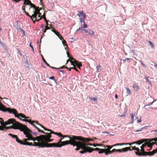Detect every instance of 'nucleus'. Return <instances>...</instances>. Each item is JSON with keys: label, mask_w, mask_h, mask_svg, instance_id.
I'll return each instance as SVG.
<instances>
[{"label": "nucleus", "mask_w": 157, "mask_h": 157, "mask_svg": "<svg viewBox=\"0 0 157 157\" xmlns=\"http://www.w3.org/2000/svg\"><path fill=\"white\" fill-rule=\"evenodd\" d=\"M29 5H30V6H31V8L33 7L34 8H34H35L36 7V6L34 4L32 3L31 2V3Z\"/></svg>", "instance_id": "obj_49"}, {"label": "nucleus", "mask_w": 157, "mask_h": 157, "mask_svg": "<svg viewBox=\"0 0 157 157\" xmlns=\"http://www.w3.org/2000/svg\"><path fill=\"white\" fill-rule=\"evenodd\" d=\"M76 140H74L73 144L72 145L73 146H76L77 148L75 149L77 151L79 150L80 149H82L84 148V144L82 143V142L79 141H77Z\"/></svg>", "instance_id": "obj_4"}, {"label": "nucleus", "mask_w": 157, "mask_h": 157, "mask_svg": "<svg viewBox=\"0 0 157 157\" xmlns=\"http://www.w3.org/2000/svg\"><path fill=\"white\" fill-rule=\"evenodd\" d=\"M58 36L61 40H63V38L61 36L60 34Z\"/></svg>", "instance_id": "obj_51"}, {"label": "nucleus", "mask_w": 157, "mask_h": 157, "mask_svg": "<svg viewBox=\"0 0 157 157\" xmlns=\"http://www.w3.org/2000/svg\"><path fill=\"white\" fill-rule=\"evenodd\" d=\"M63 139V138H61L60 139H59V141H58V143H57L58 144H61L62 142V140Z\"/></svg>", "instance_id": "obj_54"}, {"label": "nucleus", "mask_w": 157, "mask_h": 157, "mask_svg": "<svg viewBox=\"0 0 157 157\" xmlns=\"http://www.w3.org/2000/svg\"><path fill=\"white\" fill-rule=\"evenodd\" d=\"M136 114H136L135 113L134 114L132 113L130 114L131 117V119L132 120V123H133V122L134 116L136 115Z\"/></svg>", "instance_id": "obj_41"}, {"label": "nucleus", "mask_w": 157, "mask_h": 157, "mask_svg": "<svg viewBox=\"0 0 157 157\" xmlns=\"http://www.w3.org/2000/svg\"><path fill=\"white\" fill-rule=\"evenodd\" d=\"M25 6H23L22 7V10L24 12H25Z\"/></svg>", "instance_id": "obj_60"}, {"label": "nucleus", "mask_w": 157, "mask_h": 157, "mask_svg": "<svg viewBox=\"0 0 157 157\" xmlns=\"http://www.w3.org/2000/svg\"><path fill=\"white\" fill-rule=\"evenodd\" d=\"M78 12L80 14H78V15L79 17H80L81 16H82L84 18V19H85L86 18V15L85 13H84L83 11L82 10V11H78Z\"/></svg>", "instance_id": "obj_25"}, {"label": "nucleus", "mask_w": 157, "mask_h": 157, "mask_svg": "<svg viewBox=\"0 0 157 157\" xmlns=\"http://www.w3.org/2000/svg\"><path fill=\"white\" fill-rule=\"evenodd\" d=\"M58 36L61 40H63V38L61 36L60 34Z\"/></svg>", "instance_id": "obj_53"}, {"label": "nucleus", "mask_w": 157, "mask_h": 157, "mask_svg": "<svg viewBox=\"0 0 157 157\" xmlns=\"http://www.w3.org/2000/svg\"><path fill=\"white\" fill-rule=\"evenodd\" d=\"M25 13L26 15H27V16H28V17H30L31 19L32 20H33V17H32V16H30V15H29V14L27 12H26V11H25Z\"/></svg>", "instance_id": "obj_44"}, {"label": "nucleus", "mask_w": 157, "mask_h": 157, "mask_svg": "<svg viewBox=\"0 0 157 157\" xmlns=\"http://www.w3.org/2000/svg\"><path fill=\"white\" fill-rule=\"evenodd\" d=\"M79 21L81 23L83 22V24H84V23H85V19H82V18H79Z\"/></svg>", "instance_id": "obj_48"}, {"label": "nucleus", "mask_w": 157, "mask_h": 157, "mask_svg": "<svg viewBox=\"0 0 157 157\" xmlns=\"http://www.w3.org/2000/svg\"><path fill=\"white\" fill-rule=\"evenodd\" d=\"M63 68H66L67 69H68V67H65V65H63V66L61 67H60L59 68H58V69H63Z\"/></svg>", "instance_id": "obj_50"}, {"label": "nucleus", "mask_w": 157, "mask_h": 157, "mask_svg": "<svg viewBox=\"0 0 157 157\" xmlns=\"http://www.w3.org/2000/svg\"><path fill=\"white\" fill-rule=\"evenodd\" d=\"M74 140H77L76 136H73L72 138H70V140H69L63 141L61 144H59V147L69 144L72 145L73 144V143Z\"/></svg>", "instance_id": "obj_5"}, {"label": "nucleus", "mask_w": 157, "mask_h": 157, "mask_svg": "<svg viewBox=\"0 0 157 157\" xmlns=\"http://www.w3.org/2000/svg\"><path fill=\"white\" fill-rule=\"evenodd\" d=\"M26 142H28L27 141V139L25 138L24 140L23 143H26Z\"/></svg>", "instance_id": "obj_64"}, {"label": "nucleus", "mask_w": 157, "mask_h": 157, "mask_svg": "<svg viewBox=\"0 0 157 157\" xmlns=\"http://www.w3.org/2000/svg\"><path fill=\"white\" fill-rule=\"evenodd\" d=\"M16 117H17L23 121V120H27V119L29 118V117H26L25 115L22 113H18L16 115Z\"/></svg>", "instance_id": "obj_13"}, {"label": "nucleus", "mask_w": 157, "mask_h": 157, "mask_svg": "<svg viewBox=\"0 0 157 157\" xmlns=\"http://www.w3.org/2000/svg\"><path fill=\"white\" fill-rule=\"evenodd\" d=\"M15 139L17 143H20L21 144L24 145V143H23V142L22 140H20L17 137Z\"/></svg>", "instance_id": "obj_29"}, {"label": "nucleus", "mask_w": 157, "mask_h": 157, "mask_svg": "<svg viewBox=\"0 0 157 157\" xmlns=\"http://www.w3.org/2000/svg\"><path fill=\"white\" fill-rule=\"evenodd\" d=\"M157 153V148L152 151L147 152V155L152 156Z\"/></svg>", "instance_id": "obj_21"}, {"label": "nucleus", "mask_w": 157, "mask_h": 157, "mask_svg": "<svg viewBox=\"0 0 157 157\" xmlns=\"http://www.w3.org/2000/svg\"><path fill=\"white\" fill-rule=\"evenodd\" d=\"M36 143H39L40 144V141L38 142H35L34 141V144H33L32 143H29V142H26V143H25L24 144V145H29V146H37L39 147H40V146H36Z\"/></svg>", "instance_id": "obj_17"}, {"label": "nucleus", "mask_w": 157, "mask_h": 157, "mask_svg": "<svg viewBox=\"0 0 157 157\" xmlns=\"http://www.w3.org/2000/svg\"><path fill=\"white\" fill-rule=\"evenodd\" d=\"M136 154L138 156H147V152L145 151L144 149L140 150V151L135 152Z\"/></svg>", "instance_id": "obj_14"}, {"label": "nucleus", "mask_w": 157, "mask_h": 157, "mask_svg": "<svg viewBox=\"0 0 157 157\" xmlns=\"http://www.w3.org/2000/svg\"><path fill=\"white\" fill-rule=\"evenodd\" d=\"M58 36L61 40H63V38L61 36L60 34Z\"/></svg>", "instance_id": "obj_52"}, {"label": "nucleus", "mask_w": 157, "mask_h": 157, "mask_svg": "<svg viewBox=\"0 0 157 157\" xmlns=\"http://www.w3.org/2000/svg\"><path fill=\"white\" fill-rule=\"evenodd\" d=\"M31 1L29 0H24V3L25 5H29L31 3Z\"/></svg>", "instance_id": "obj_35"}, {"label": "nucleus", "mask_w": 157, "mask_h": 157, "mask_svg": "<svg viewBox=\"0 0 157 157\" xmlns=\"http://www.w3.org/2000/svg\"><path fill=\"white\" fill-rule=\"evenodd\" d=\"M89 98H90L91 100H93L95 101H97V98H91L90 97H89Z\"/></svg>", "instance_id": "obj_57"}, {"label": "nucleus", "mask_w": 157, "mask_h": 157, "mask_svg": "<svg viewBox=\"0 0 157 157\" xmlns=\"http://www.w3.org/2000/svg\"><path fill=\"white\" fill-rule=\"evenodd\" d=\"M62 41V44H63V46H65L66 47H67V45L66 44V40H64V39H63V40Z\"/></svg>", "instance_id": "obj_43"}, {"label": "nucleus", "mask_w": 157, "mask_h": 157, "mask_svg": "<svg viewBox=\"0 0 157 157\" xmlns=\"http://www.w3.org/2000/svg\"><path fill=\"white\" fill-rule=\"evenodd\" d=\"M82 143H83L84 144V147H89L88 146H93V144L90 143H86V142H82Z\"/></svg>", "instance_id": "obj_33"}, {"label": "nucleus", "mask_w": 157, "mask_h": 157, "mask_svg": "<svg viewBox=\"0 0 157 157\" xmlns=\"http://www.w3.org/2000/svg\"><path fill=\"white\" fill-rule=\"evenodd\" d=\"M153 145L152 139H149L145 142L140 147V148L141 149V150L144 149V148L147 146L148 147H151L150 149V150H151Z\"/></svg>", "instance_id": "obj_6"}, {"label": "nucleus", "mask_w": 157, "mask_h": 157, "mask_svg": "<svg viewBox=\"0 0 157 157\" xmlns=\"http://www.w3.org/2000/svg\"><path fill=\"white\" fill-rule=\"evenodd\" d=\"M99 151L98 153L100 154H102V153H104L103 149H101V148H98V147L96 148H92V152L93 151Z\"/></svg>", "instance_id": "obj_18"}, {"label": "nucleus", "mask_w": 157, "mask_h": 157, "mask_svg": "<svg viewBox=\"0 0 157 157\" xmlns=\"http://www.w3.org/2000/svg\"><path fill=\"white\" fill-rule=\"evenodd\" d=\"M40 13L39 11V12H36L35 13H33V14L32 15V17H33V18H35V19H36L37 15Z\"/></svg>", "instance_id": "obj_32"}, {"label": "nucleus", "mask_w": 157, "mask_h": 157, "mask_svg": "<svg viewBox=\"0 0 157 157\" xmlns=\"http://www.w3.org/2000/svg\"><path fill=\"white\" fill-rule=\"evenodd\" d=\"M106 148L103 149H104V153H105V154L106 155H109V149H108V148Z\"/></svg>", "instance_id": "obj_31"}, {"label": "nucleus", "mask_w": 157, "mask_h": 157, "mask_svg": "<svg viewBox=\"0 0 157 157\" xmlns=\"http://www.w3.org/2000/svg\"><path fill=\"white\" fill-rule=\"evenodd\" d=\"M41 56H42V60H43V62L44 63H45V62H46V61L44 59V58L43 57V56L42 55H41Z\"/></svg>", "instance_id": "obj_59"}, {"label": "nucleus", "mask_w": 157, "mask_h": 157, "mask_svg": "<svg viewBox=\"0 0 157 157\" xmlns=\"http://www.w3.org/2000/svg\"><path fill=\"white\" fill-rule=\"evenodd\" d=\"M88 34L91 35H94V32L91 29L89 30Z\"/></svg>", "instance_id": "obj_42"}, {"label": "nucleus", "mask_w": 157, "mask_h": 157, "mask_svg": "<svg viewBox=\"0 0 157 157\" xmlns=\"http://www.w3.org/2000/svg\"><path fill=\"white\" fill-rule=\"evenodd\" d=\"M93 146L96 147L97 146H104V144H93Z\"/></svg>", "instance_id": "obj_40"}, {"label": "nucleus", "mask_w": 157, "mask_h": 157, "mask_svg": "<svg viewBox=\"0 0 157 157\" xmlns=\"http://www.w3.org/2000/svg\"><path fill=\"white\" fill-rule=\"evenodd\" d=\"M49 78L51 79L55 80L54 77L53 76L50 77Z\"/></svg>", "instance_id": "obj_62"}, {"label": "nucleus", "mask_w": 157, "mask_h": 157, "mask_svg": "<svg viewBox=\"0 0 157 157\" xmlns=\"http://www.w3.org/2000/svg\"><path fill=\"white\" fill-rule=\"evenodd\" d=\"M23 121L28 122L30 124L32 125L33 126H34V127L35 128H36L37 129L38 131L39 132H41L42 130H40L38 128L35 124H34L32 122V121H31V120L25 119V120H23Z\"/></svg>", "instance_id": "obj_16"}, {"label": "nucleus", "mask_w": 157, "mask_h": 157, "mask_svg": "<svg viewBox=\"0 0 157 157\" xmlns=\"http://www.w3.org/2000/svg\"><path fill=\"white\" fill-rule=\"evenodd\" d=\"M3 112L8 111L10 113H12L14 114L15 116H16V114H17V112L15 109H11L10 108H7L5 106V109L4 108Z\"/></svg>", "instance_id": "obj_9"}, {"label": "nucleus", "mask_w": 157, "mask_h": 157, "mask_svg": "<svg viewBox=\"0 0 157 157\" xmlns=\"http://www.w3.org/2000/svg\"><path fill=\"white\" fill-rule=\"evenodd\" d=\"M15 139L17 143H20L21 144L24 145V143H23V142L22 140H20L17 137Z\"/></svg>", "instance_id": "obj_30"}, {"label": "nucleus", "mask_w": 157, "mask_h": 157, "mask_svg": "<svg viewBox=\"0 0 157 157\" xmlns=\"http://www.w3.org/2000/svg\"><path fill=\"white\" fill-rule=\"evenodd\" d=\"M73 61L75 65L77 66V67L80 69V67L82 66L81 62H79V61H76L75 59L74 60H73Z\"/></svg>", "instance_id": "obj_19"}, {"label": "nucleus", "mask_w": 157, "mask_h": 157, "mask_svg": "<svg viewBox=\"0 0 157 157\" xmlns=\"http://www.w3.org/2000/svg\"><path fill=\"white\" fill-rule=\"evenodd\" d=\"M77 140L83 142H87L90 141H93L94 139L90 138H86L80 136H76Z\"/></svg>", "instance_id": "obj_8"}, {"label": "nucleus", "mask_w": 157, "mask_h": 157, "mask_svg": "<svg viewBox=\"0 0 157 157\" xmlns=\"http://www.w3.org/2000/svg\"><path fill=\"white\" fill-rule=\"evenodd\" d=\"M82 23H81V26L80 27L79 29H77L76 30V31H78L79 30L83 31V30L85 29L84 28H87L88 27V25L85 23H84L83 26H82Z\"/></svg>", "instance_id": "obj_20"}, {"label": "nucleus", "mask_w": 157, "mask_h": 157, "mask_svg": "<svg viewBox=\"0 0 157 157\" xmlns=\"http://www.w3.org/2000/svg\"><path fill=\"white\" fill-rule=\"evenodd\" d=\"M153 144H156L157 145V137L152 139Z\"/></svg>", "instance_id": "obj_34"}, {"label": "nucleus", "mask_w": 157, "mask_h": 157, "mask_svg": "<svg viewBox=\"0 0 157 157\" xmlns=\"http://www.w3.org/2000/svg\"><path fill=\"white\" fill-rule=\"evenodd\" d=\"M52 137V136H48V138L47 139H46L44 140H42V141H40V144L39 143H36V146H40L42 145V144L44 143H47L49 142H52L53 140V139H50V138Z\"/></svg>", "instance_id": "obj_11"}, {"label": "nucleus", "mask_w": 157, "mask_h": 157, "mask_svg": "<svg viewBox=\"0 0 157 157\" xmlns=\"http://www.w3.org/2000/svg\"><path fill=\"white\" fill-rule=\"evenodd\" d=\"M18 128L16 129H19L21 131H23L25 135V137L27 138V140H32L34 141H37L39 142V138H37V136L36 137H34L30 133L32 132L28 128L27 126L22 124L19 123L18 125L17 126Z\"/></svg>", "instance_id": "obj_2"}, {"label": "nucleus", "mask_w": 157, "mask_h": 157, "mask_svg": "<svg viewBox=\"0 0 157 157\" xmlns=\"http://www.w3.org/2000/svg\"><path fill=\"white\" fill-rule=\"evenodd\" d=\"M73 60H74V58H71V60H70V62L71 63V65L73 66V67H71V68L72 69H73L75 70L76 71H78V70L76 68L75 65L74 64V63H73Z\"/></svg>", "instance_id": "obj_22"}, {"label": "nucleus", "mask_w": 157, "mask_h": 157, "mask_svg": "<svg viewBox=\"0 0 157 157\" xmlns=\"http://www.w3.org/2000/svg\"><path fill=\"white\" fill-rule=\"evenodd\" d=\"M34 9L35 10V11H33V13H35L36 12H39L40 10L41 9L40 8V9H39V7H36Z\"/></svg>", "instance_id": "obj_39"}, {"label": "nucleus", "mask_w": 157, "mask_h": 157, "mask_svg": "<svg viewBox=\"0 0 157 157\" xmlns=\"http://www.w3.org/2000/svg\"><path fill=\"white\" fill-rule=\"evenodd\" d=\"M126 92L128 95H130L131 94V92L130 89L126 87Z\"/></svg>", "instance_id": "obj_37"}, {"label": "nucleus", "mask_w": 157, "mask_h": 157, "mask_svg": "<svg viewBox=\"0 0 157 157\" xmlns=\"http://www.w3.org/2000/svg\"><path fill=\"white\" fill-rule=\"evenodd\" d=\"M0 123L2 125V128H3L2 131L4 130V129H16L18 128L17 126L20 122L17 121L14 119H10L5 122H3V120L2 118H0Z\"/></svg>", "instance_id": "obj_1"}, {"label": "nucleus", "mask_w": 157, "mask_h": 157, "mask_svg": "<svg viewBox=\"0 0 157 157\" xmlns=\"http://www.w3.org/2000/svg\"><path fill=\"white\" fill-rule=\"evenodd\" d=\"M55 33L56 34V35H57V36H58V35L60 34L59 33V32H57V31H56V32L55 33Z\"/></svg>", "instance_id": "obj_61"}, {"label": "nucleus", "mask_w": 157, "mask_h": 157, "mask_svg": "<svg viewBox=\"0 0 157 157\" xmlns=\"http://www.w3.org/2000/svg\"><path fill=\"white\" fill-rule=\"evenodd\" d=\"M100 64H99L98 66H97L96 68H97V71L98 72L99 71V70L100 69Z\"/></svg>", "instance_id": "obj_58"}, {"label": "nucleus", "mask_w": 157, "mask_h": 157, "mask_svg": "<svg viewBox=\"0 0 157 157\" xmlns=\"http://www.w3.org/2000/svg\"><path fill=\"white\" fill-rule=\"evenodd\" d=\"M138 118L137 120V122L138 123H140L141 122V118H139L138 117H136V119Z\"/></svg>", "instance_id": "obj_55"}, {"label": "nucleus", "mask_w": 157, "mask_h": 157, "mask_svg": "<svg viewBox=\"0 0 157 157\" xmlns=\"http://www.w3.org/2000/svg\"><path fill=\"white\" fill-rule=\"evenodd\" d=\"M128 148H130V150H129V151H131L133 150H136L137 151H140V150L139 149V148L138 147H136L135 146H131L128 147Z\"/></svg>", "instance_id": "obj_24"}, {"label": "nucleus", "mask_w": 157, "mask_h": 157, "mask_svg": "<svg viewBox=\"0 0 157 157\" xmlns=\"http://www.w3.org/2000/svg\"><path fill=\"white\" fill-rule=\"evenodd\" d=\"M130 149L129 148H128V147H127L121 149H118V152L120 153L122 152H126L129 151V150Z\"/></svg>", "instance_id": "obj_23"}, {"label": "nucleus", "mask_w": 157, "mask_h": 157, "mask_svg": "<svg viewBox=\"0 0 157 157\" xmlns=\"http://www.w3.org/2000/svg\"><path fill=\"white\" fill-rule=\"evenodd\" d=\"M73 136H78L71 135V136H70L69 135H66L63 136H62V138H64V137H68L70 139V138H72Z\"/></svg>", "instance_id": "obj_36"}, {"label": "nucleus", "mask_w": 157, "mask_h": 157, "mask_svg": "<svg viewBox=\"0 0 157 157\" xmlns=\"http://www.w3.org/2000/svg\"><path fill=\"white\" fill-rule=\"evenodd\" d=\"M118 152V149H113L112 150H109V155L110 154H112L114 152Z\"/></svg>", "instance_id": "obj_28"}, {"label": "nucleus", "mask_w": 157, "mask_h": 157, "mask_svg": "<svg viewBox=\"0 0 157 157\" xmlns=\"http://www.w3.org/2000/svg\"><path fill=\"white\" fill-rule=\"evenodd\" d=\"M8 135L11 137L13 138L16 139L17 137V135H13L11 133H9Z\"/></svg>", "instance_id": "obj_38"}, {"label": "nucleus", "mask_w": 157, "mask_h": 157, "mask_svg": "<svg viewBox=\"0 0 157 157\" xmlns=\"http://www.w3.org/2000/svg\"><path fill=\"white\" fill-rule=\"evenodd\" d=\"M32 122L33 123H36L37 124L39 125L40 126V124H39L38 123V121H32Z\"/></svg>", "instance_id": "obj_56"}, {"label": "nucleus", "mask_w": 157, "mask_h": 157, "mask_svg": "<svg viewBox=\"0 0 157 157\" xmlns=\"http://www.w3.org/2000/svg\"><path fill=\"white\" fill-rule=\"evenodd\" d=\"M43 18L44 19L45 21H46V20H47L46 18L45 17V16L44 14L41 16L40 17L39 19V20H41V19H42Z\"/></svg>", "instance_id": "obj_47"}, {"label": "nucleus", "mask_w": 157, "mask_h": 157, "mask_svg": "<svg viewBox=\"0 0 157 157\" xmlns=\"http://www.w3.org/2000/svg\"><path fill=\"white\" fill-rule=\"evenodd\" d=\"M40 126L41 127L43 128L45 130L50 132H45L43 130H41V132H41L43 134H45V135H41L40 136H37V138H39V141L44 140L48 138V136H51V134H52V133H51V132L52 131L51 130L45 128L42 125H40Z\"/></svg>", "instance_id": "obj_3"}, {"label": "nucleus", "mask_w": 157, "mask_h": 157, "mask_svg": "<svg viewBox=\"0 0 157 157\" xmlns=\"http://www.w3.org/2000/svg\"><path fill=\"white\" fill-rule=\"evenodd\" d=\"M125 143H123L121 144L118 143L117 144H114L112 145H104V147L105 148H108L109 150H110L112 147L114 146L125 145Z\"/></svg>", "instance_id": "obj_15"}, {"label": "nucleus", "mask_w": 157, "mask_h": 157, "mask_svg": "<svg viewBox=\"0 0 157 157\" xmlns=\"http://www.w3.org/2000/svg\"><path fill=\"white\" fill-rule=\"evenodd\" d=\"M84 147L83 148L82 151H79V152L81 154H83L86 152L91 153L92 152V148L90 147Z\"/></svg>", "instance_id": "obj_12"}, {"label": "nucleus", "mask_w": 157, "mask_h": 157, "mask_svg": "<svg viewBox=\"0 0 157 157\" xmlns=\"http://www.w3.org/2000/svg\"><path fill=\"white\" fill-rule=\"evenodd\" d=\"M4 108L5 109V106L4 105H0V110L3 111L4 110Z\"/></svg>", "instance_id": "obj_45"}, {"label": "nucleus", "mask_w": 157, "mask_h": 157, "mask_svg": "<svg viewBox=\"0 0 157 157\" xmlns=\"http://www.w3.org/2000/svg\"><path fill=\"white\" fill-rule=\"evenodd\" d=\"M148 139H143L139 140H138L134 142H133L131 143H125V145H129L130 146H131L132 145L134 144H142L144 142L146 141L147 140H148Z\"/></svg>", "instance_id": "obj_10"}, {"label": "nucleus", "mask_w": 157, "mask_h": 157, "mask_svg": "<svg viewBox=\"0 0 157 157\" xmlns=\"http://www.w3.org/2000/svg\"><path fill=\"white\" fill-rule=\"evenodd\" d=\"M148 43H149V44L151 46V48H153L154 47V45L150 41H147Z\"/></svg>", "instance_id": "obj_46"}, {"label": "nucleus", "mask_w": 157, "mask_h": 157, "mask_svg": "<svg viewBox=\"0 0 157 157\" xmlns=\"http://www.w3.org/2000/svg\"><path fill=\"white\" fill-rule=\"evenodd\" d=\"M51 133H52V134H53L56 135H57L59 137H62L63 135L60 132L58 133V132H55L54 131H52L51 132Z\"/></svg>", "instance_id": "obj_27"}, {"label": "nucleus", "mask_w": 157, "mask_h": 157, "mask_svg": "<svg viewBox=\"0 0 157 157\" xmlns=\"http://www.w3.org/2000/svg\"><path fill=\"white\" fill-rule=\"evenodd\" d=\"M132 88L134 89L135 91H137L139 90L140 87L138 85L135 83L133 85Z\"/></svg>", "instance_id": "obj_26"}, {"label": "nucleus", "mask_w": 157, "mask_h": 157, "mask_svg": "<svg viewBox=\"0 0 157 157\" xmlns=\"http://www.w3.org/2000/svg\"><path fill=\"white\" fill-rule=\"evenodd\" d=\"M45 29H46V30H48V29H50V28L48 25H46V26L45 27Z\"/></svg>", "instance_id": "obj_63"}, {"label": "nucleus", "mask_w": 157, "mask_h": 157, "mask_svg": "<svg viewBox=\"0 0 157 157\" xmlns=\"http://www.w3.org/2000/svg\"><path fill=\"white\" fill-rule=\"evenodd\" d=\"M59 144L57 143H44L42 144L40 146V147H59Z\"/></svg>", "instance_id": "obj_7"}]
</instances>
